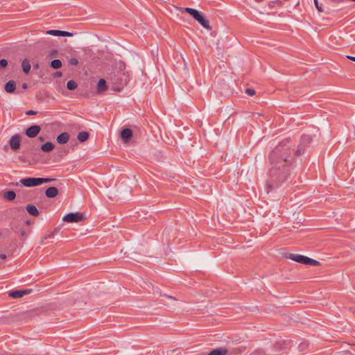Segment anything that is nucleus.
<instances>
[{
    "label": "nucleus",
    "instance_id": "4c0bfd02",
    "mask_svg": "<svg viewBox=\"0 0 355 355\" xmlns=\"http://www.w3.org/2000/svg\"><path fill=\"white\" fill-rule=\"evenodd\" d=\"M113 89L116 90V91H119L120 90V87H113Z\"/></svg>",
    "mask_w": 355,
    "mask_h": 355
},
{
    "label": "nucleus",
    "instance_id": "a211bd4d",
    "mask_svg": "<svg viewBox=\"0 0 355 355\" xmlns=\"http://www.w3.org/2000/svg\"><path fill=\"white\" fill-rule=\"evenodd\" d=\"M227 354V349L225 348H217L213 349L207 355H226Z\"/></svg>",
    "mask_w": 355,
    "mask_h": 355
},
{
    "label": "nucleus",
    "instance_id": "c756f323",
    "mask_svg": "<svg viewBox=\"0 0 355 355\" xmlns=\"http://www.w3.org/2000/svg\"><path fill=\"white\" fill-rule=\"evenodd\" d=\"M61 36L71 37V36H73V33H70V32L62 31Z\"/></svg>",
    "mask_w": 355,
    "mask_h": 355
},
{
    "label": "nucleus",
    "instance_id": "0eeeda50",
    "mask_svg": "<svg viewBox=\"0 0 355 355\" xmlns=\"http://www.w3.org/2000/svg\"><path fill=\"white\" fill-rule=\"evenodd\" d=\"M31 291L32 289L12 291L9 292V296L12 298H20L24 295L31 293Z\"/></svg>",
    "mask_w": 355,
    "mask_h": 355
},
{
    "label": "nucleus",
    "instance_id": "20e7f679",
    "mask_svg": "<svg viewBox=\"0 0 355 355\" xmlns=\"http://www.w3.org/2000/svg\"><path fill=\"white\" fill-rule=\"evenodd\" d=\"M85 219V217L83 213L80 212H71L65 215L62 220L67 223H78L83 221Z\"/></svg>",
    "mask_w": 355,
    "mask_h": 355
},
{
    "label": "nucleus",
    "instance_id": "bb28decb",
    "mask_svg": "<svg viewBox=\"0 0 355 355\" xmlns=\"http://www.w3.org/2000/svg\"><path fill=\"white\" fill-rule=\"evenodd\" d=\"M245 94H248L250 96H252L255 94V90L252 88H248L245 89Z\"/></svg>",
    "mask_w": 355,
    "mask_h": 355
},
{
    "label": "nucleus",
    "instance_id": "1a4fd4ad",
    "mask_svg": "<svg viewBox=\"0 0 355 355\" xmlns=\"http://www.w3.org/2000/svg\"><path fill=\"white\" fill-rule=\"evenodd\" d=\"M69 139V135L68 132H62L60 134L57 138L56 141L60 144H65L68 142Z\"/></svg>",
    "mask_w": 355,
    "mask_h": 355
},
{
    "label": "nucleus",
    "instance_id": "473e14b6",
    "mask_svg": "<svg viewBox=\"0 0 355 355\" xmlns=\"http://www.w3.org/2000/svg\"><path fill=\"white\" fill-rule=\"evenodd\" d=\"M163 296L166 297L168 299H171V300H178L175 297L169 295L164 294Z\"/></svg>",
    "mask_w": 355,
    "mask_h": 355
},
{
    "label": "nucleus",
    "instance_id": "7c9ffc66",
    "mask_svg": "<svg viewBox=\"0 0 355 355\" xmlns=\"http://www.w3.org/2000/svg\"><path fill=\"white\" fill-rule=\"evenodd\" d=\"M57 53H58V51H57V50H55V49H53V50H51V51L49 52V56L52 58V57L55 56V55H57Z\"/></svg>",
    "mask_w": 355,
    "mask_h": 355
},
{
    "label": "nucleus",
    "instance_id": "4be33fe9",
    "mask_svg": "<svg viewBox=\"0 0 355 355\" xmlns=\"http://www.w3.org/2000/svg\"><path fill=\"white\" fill-rule=\"evenodd\" d=\"M50 66L54 69H58L62 67V62L58 59L53 60L50 63Z\"/></svg>",
    "mask_w": 355,
    "mask_h": 355
},
{
    "label": "nucleus",
    "instance_id": "4468645a",
    "mask_svg": "<svg viewBox=\"0 0 355 355\" xmlns=\"http://www.w3.org/2000/svg\"><path fill=\"white\" fill-rule=\"evenodd\" d=\"M107 89V83L105 79L101 78L97 83V92L101 93Z\"/></svg>",
    "mask_w": 355,
    "mask_h": 355
},
{
    "label": "nucleus",
    "instance_id": "9d476101",
    "mask_svg": "<svg viewBox=\"0 0 355 355\" xmlns=\"http://www.w3.org/2000/svg\"><path fill=\"white\" fill-rule=\"evenodd\" d=\"M121 137L125 141H128L132 137V130H130V128L123 129L121 132Z\"/></svg>",
    "mask_w": 355,
    "mask_h": 355
},
{
    "label": "nucleus",
    "instance_id": "ddd939ff",
    "mask_svg": "<svg viewBox=\"0 0 355 355\" xmlns=\"http://www.w3.org/2000/svg\"><path fill=\"white\" fill-rule=\"evenodd\" d=\"M305 257L306 256L301 255V254H289L287 257L293 261L297 262V263L304 264Z\"/></svg>",
    "mask_w": 355,
    "mask_h": 355
},
{
    "label": "nucleus",
    "instance_id": "dca6fc26",
    "mask_svg": "<svg viewBox=\"0 0 355 355\" xmlns=\"http://www.w3.org/2000/svg\"><path fill=\"white\" fill-rule=\"evenodd\" d=\"M28 213L33 216H37L40 214V212L37 207L33 205H28L26 207Z\"/></svg>",
    "mask_w": 355,
    "mask_h": 355
},
{
    "label": "nucleus",
    "instance_id": "6ab92c4d",
    "mask_svg": "<svg viewBox=\"0 0 355 355\" xmlns=\"http://www.w3.org/2000/svg\"><path fill=\"white\" fill-rule=\"evenodd\" d=\"M89 136V135L87 132L82 131L78 134L77 138L79 140V141L84 142L88 139Z\"/></svg>",
    "mask_w": 355,
    "mask_h": 355
},
{
    "label": "nucleus",
    "instance_id": "2f4dec72",
    "mask_svg": "<svg viewBox=\"0 0 355 355\" xmlns=\"http://www.w3.org/2000/svg\"><path fill=\"white\" fill-rule=\"evenodd\" d=\"M37 114V112L36 111H34V110H28L26 112V115H35Z\"/></svg>",
    "mask_w": 355,
    "mask_h": 355
},
{
    "label": "nucleus",
    "instance_id": "412c9836",
    "mask_svg": "<svg viewBox=\"0 0 355 355\" xmlns=\"http://www.w3.org/2000/svg\"><path fill=\"white\" fill-rule=\"evenodd\" d=\"M3 196L8 201H12V200H13L15 198L16 193L13 191H8L4 193Z\"/></svg>",
    "mask_w": 355,
    "mask_h": 355
},
{
    "label": "nucleus",
    "instance_id": "aec40b11",
    "mask_svg": "<svg viewBox=\"0 0 355 355\" xmlns=\"http://www.w3.org/2000/svg\"><path fill=\"white\" fill-rule=\"evenodd\" d=\"M304 264L309 265V266H320V263L319 261H316L315 259H313L309 258L308 257H305Z\"/></svg>",
    "mask_w": 355,
    "mask_h": 355
},
{
    "label": "nucleus",
    "instance_id": "c85d7f7f",
    "mask_svg": "<svg viewBox=\"0 0 355 355\" xmlns=\"http://www.w3.org/2000/svg\"><path fill=\"white\" fill-rule=\"evenodd\" d=\"M69 63L72 65H77L78 64V60L75 58H71L69 60Z\"/></svg>",
    "mask_w": 355,
    "mask_h": 355
},
{
    "label": "nucleus",
    "instance_id": "58836bf2",
    "mask_svg": "<svg viewBox=\"0 0 355 355\" xmlns=\"http://www.w3.org/2000/svg\"><path fill=\"white\" fill-rule=\"evenodd\" d=\"M39 140L43 141L44 140V138L43 137H40Z\"/></svg>",
    "mask_w": 355,
    "mask_h": 355
},
{
    "label": "nucleus",
    "instance_id": "5701e85b",
    "mask_svg": "<svg viewBox=\"0 0 355 355\" xmlns=\"http://www.w3.org/2000/svg\"><path fill=\"white\" fill-rule=\"evenodd\" d=\"M77 87H78L77 83L73 80H69L67 83V87L69 90H73V89H76Z\"/></svg>",
    "mask_w": 355,
    "mask_h": 355
},
{
    "label": "nucleus",
    "instance_id": "f03ea898",
    "mask_svg": "<svg viewBox=\"0 0 355 355\" xmlns=\"http://www.w3.org/2000/svg\"><path fill=\"white\" fill-rule=\"evenodd\" d=\"M184 10L187 13L191 15L196 21H198L205 29L208 31L211 29L209 21L199 11L191 8H185Z\"/></svg>",
    "mask_w": 355,
    "mask_h": 355
},
{
    "label": "nucleus",
    "instance_id": "f8f14e48",
    "mask_svg": "<svg viewBox=\"0 0 355 355\" xmlns=\"http://www.w3.org/2000/svg\"><path fill=\"white\" fill-rule=\"evenodd\" d=\"M282 6V1L279 0L270 1L268 3V9L264 8L263 11H261V12L269 14V11L271 8H275V6Z\"/></svg>",
    "mask_w": 355,
    "mask_h": 355
},
{
    "label": "nucleus",
    "instance_id": "f704fd0d",
    "mask_svg": "<svg viewBox=\"0 0 355 355\" xmlns=\"http://www.w3.org/2000/svg\"><path fill=\"white\" fill-rule=\"evenodd\" d=\"M6 256L4 254H0V259H6Z\"/></svg>",
    "mask_w": 355,
    "mask_h": 355
},
{
    "label": "nucleus",
    "instance_id": "a878e982",
    "mask_svg": "<svg viewBox=\"0 0 355 355\" xmlns=\"http://www.w3.org/2000/svg\"><path fill=\"white\" fill-rule=\"evenodd\" d=\"M314 3H315V7H316L317 10H318V12H323L322 6L319 4L318 0H314Z\"/></svg>",
    "mask_w": 355,
    "mask_h": 355
},
{
    "label": "nucleus",
    "instance_id": "ea45409f",
    "mask_svg": "<svg viewBox=\"0 0 355 355\" xmlns=\"http://www.w3.org/2000/svg\"><path fill=\"white\" fill-rule=\"evenodd\" d=\"M34 68L38 69L39 68V64H35L34 65Z\"/></svg>",
    "mask_w": 355,
    "mask_h": 355
},
{
    "label": "nucleus",
    "instance_id": "9b49d317",
    "mask_svg": "<svg viewBox=\"0 0 355 355\" xmlns=\"http://www.w3.org/2000/svg\"><path fill=\"white\" fill-rule=\"evenodd\" d=\"M58 194V190L55 187H51L45 191V195L49 198H55Z\"/></svg>",
    "mask_w": 355,
    "mask_h": 355
},
{
    "label": "nucleus",
    "instance_id": "6e6552de",
    "mask_svg": "<svg viewBox=\"0 0 355 355\" xmlns=\"http://www.w3.org/2000/svg\"><path fill=\"white\" fill-rule=\"evenodd\" d=\"M4 89L8 93L12 94L16 89V83L15 80H9L4 85Z\"/></svg>",
    "mask_w": 355,
    "mask_h": 355
},
{
    "label": "nucleus",
    "instance_id": "393cba45",
    "mask_svg": "<svg viewBox=\"0 0 355 355\" xmlns=\"http://www.w3.org/2000/svg\"><path fill=\"white\" fill-rule=\"evenodd\" d=\"M8 66V61L6 59L0 60V69H5Z\"/></svg>",
    "mask_w": 355,
    "mask_h": 355
},
{
    "label": "nucleus",
    "instance_id": "b1692460",
    "mask_svg": "<svg viewBox=\"0 0 355 355\" xmlns=\"http://www.w3.org/2000/svg\"><path fill=\"white\" fill-rule=\"evenodd\" d=\"M46 33L49 35H54V36H61L62 31L49 30V31H46Z\"/></svg>",
    "mask_w": 355,
    "mask_h": 355
},
{
    "label": "nucleus",
    "instance_id": "423d86ee",
    "mask_svg": "<svg viewBox=\"0 0 355 355\" xmlns=\"http://www.w3.org/2000/svg\"><path fill=\"white\" fill-rule=\"evenodd\" d=\"M20 139H21L20 135L18 134H16L11 137L9 144H10V148L13 150H17L19 148L20 143H21Z\"/></svg>",
    "mask_w": 355,
    "mask_h": 355
},
{
    "label": "nucleus",
    "instance_id": "e433bc0d",
    "mask_svg": "<svg viewBox=\"0 0 355 355\" xmlns=\"http://www.w3.org/2000/svg\"><path fill=\"white\" fill-rule=\"evenodd\" d=\"M27 87H28V85H27V83H23V84H22V88H23V89H26Z\"/></svg>",
    "mask_w": 355,
    "mask_h": 355
},
{
    "label": "nucleus",
    "instance_id": "72a5a7b5",
    "mask_svg": "<svg viewBox=\"0 0 355 355\" xmlns=\"http://www.w3.org/2000/svg\"><path fill=\"white\" fill-rule=\"evenodd\" d=\"M346 58L352 61L355 62V56L347 55Z\"/></svg>",
    "mask_w": 355,
    "mask_h": 355
},
{
    "label": "nucleus",
    "instance_id": "f257e3e1",
    "mask_svg": "<svg viewBox=\"0 0 355 355\" xmlns=\"http://www.w3.org/2000/svg\"><path fill=\"white\" fill-rule=\"evenodd\" d=\"M312 142L310 135H302L297 146L290 139L279 142L268 155V173L266 185L267 193L279 188L291 175L297 157L303 155Z\"/></svg>",
    "mask_w": 355,
    "mask_h": 355
},
{
    "label": "nucleus",
    "instance_id": "cd10ccee",
    "mask_svg": "<svg viewBox=\"0 0 355 355\" xmlns=\"http://www.w3.org/2000/svg\"><path fill=\"white\" fill-rule=\"evenodd\" d=\"M55 232L56 230H54L53 232H51V233H49V234H47L45 237H44V240H47L49 239H51V238H53L55 234Z\"/></svg>",
    "mask_w": 355,
    "mask_h": 355
},
{
    "label": "nucleus",
    "instance_id": "2eb2a0df",
    "mask_svg": "<svg viewBox=\"0 0 355 355\" xmlns=\"http://www.w3.org/2000/svg\"><path fill=\"white\" fill-rule=\"evenodd\" d=\"M55 148V145L50 141H48L40 146L41 150L45 153L52 151Z\"/></svg>",
    "mask_w": 355,
    "mask_h": 355
},
{
    "label": "nucleus",
    "instance_id": "c9c22d12",
    "mask_svg": "<svg viewBox=\"0 0 355 355\" xmlns=\"http://www.w3.org/2000/svg\"><path fill=\"white\" fill-rule=\"evenodd\" d=\"M62 76V73L60 71H57L55 73V76L60 77Z\"/></svg>",
    "mask_w": 355,
    "mask_h": 355
},
{
    "label": "nucleus",
    "instance_id": "f3484780",
    "mask_svg": "<svg viewBox=\"0 0 355 355\" xmlns=\"http://www.w3.org/2000/svg\"><path fill=\"white\" fill-rule=\"evenodd\" d=\"M21 68H22L23 71L26 74H28L30 72L31 66L30 62L28 59L23 60L22 62H21Z\"/></svg>",
    "mask_w": 355,
    "mask_h": 355
},
{
    "label": "nucleus",
    "instance_id": "7ed1b4c3",
    "mask_svg": "<svg viewBox=\"0 0 355 355\" xmlns=\"http://www.w3.org/2000/svg\"><path fill=\"white\" fill-rule=\"evenodd\" d=\"M53 180L51 178H26L20 180V183L26 187H33L41 185L44 183L50 182Z\"/></svg>",
    "mask_w": 355,
    "mask_h": 355
},
{
    "label": "nucleus",
    "instance_id": "39448f33",
    "mask_svg": "<svg viewBox=\"0 0 355 355\" xmlns=\"http://www.w3.org/2000/svg\"><path fill=\"white\" fill-rule=\"evenodd\" d=\"M41 128L38 125H33L26 130V135L30 138L35 137L40 132Z\"/></svg>",
    "mask_w": 355,
    "mask_h": 355
}]
</instances>
